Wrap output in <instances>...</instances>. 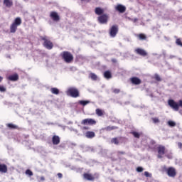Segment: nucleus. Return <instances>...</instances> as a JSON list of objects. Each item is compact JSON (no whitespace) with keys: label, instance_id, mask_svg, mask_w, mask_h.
I'll return each instance as SVG.
<instances>
[{"label":"nucleus","instance_id":"nucleus-1","mask_svg":"<svg viewBox=\"0 0 182 182\" xmlns=\"http://www.w3.org/2000/svg\"><path fill=\"white\" fill-rule=\"evenodd\" d=\"M21 23H22V19H21V17L16 18L14 21L10 26V32H11V33H15V32H16V30L18 29V27Z\"/></svg>","mask_w":182,"mask_h":182},{"label":"nucleus","instance_id":"nucleus-2","mask_svg":"<svg viewBox=\"0 0 182 182\" xmlns=\"http://www.w3.org/2000/svg\"><path fill=\"white\" fill-rule=\"evenodd\" d=\"M168 105L171 109H173L175 112H178V109H180V107L182 108V100H181L178 102H176L174 100H169L168 101Z\"/></svg>","mask_w":182,"mask_h":182},{"label":"nucleus","instance_id":"nucleus-3","mask_svg":"<svg viewBox=\"0 0 182 182\" xmlns=\"http://www.w3.org/2000/svg\"><path fill=\"white\" fill-rule=\"evenodd\" d=\"M67 95L71 97H79V90L75 87H70L67 90Z\"/></svg>","mask_w":182,"mask_h":182},{"label":"nucleus","instance_id":"nucleus-4","mask_svg":"<svg viewBox=\"0 0 182 182\" xmlns=\"http://www.w3.org/2000/svg\"><path fill=\"white\" fill-rule=\"evenodd\" d=\"M62 56L66 63H70L73 60V55L68 51H64Z\"/></svg>","mask_w":182,"mask_h":182},{"label":"nucleus","instance_id":"nucleus-5","mask_svg":"<svg viewBox=\"0 0 182 182\" xmlns=\"http://www.w3.org/2000/svg\"><path fill=\"white\" fill-rule=\"evenodd\" d=\"M117 32H119V27L117 25H114L109 30V35L112 38H114L117 35Z\"/></svg>","mask_w":182,"mask_h":182},{"label":"nucleus","instance_id":"nucleus-6","mask_svg":"<svg viewBox=\"0 0 182 182\" xmlns=\"http://www.w3.org/2000/svg\"><path fill=\"white\" fill-rule=\"evenodd\" d=\"M83 177L85 180H88L89 181H93L95 178H97L99 177L98 174H95L94 176L90 173H84Z\"/></svg>","mask_w":182,"mask_h":182},{"label":"nucleus","instance_id":"nucleus-7","mask_svg":"<svg viewBox=\"0 0 182 182\" xmlns=\"http://www.w3.org/2000/svg\"><path fill=\"white\" fill-rule=\"evenodd\" d=\"M158 150V159H162L163 156L166 153V147L163 146H159L157 148Z\"/></svg>","mask_w":182,"mask_h":182},{"label":"nucleus","instance_id":"nucleus-8","mask_svg":"<svg viewBox=\"0 0 182 182\" xmlns=\"http://www.w3.org/2000/svg\"><path fill=\"white\" fill-rule=\"evenodd\" d=\"M81 124L90 126H93V124H96V121L92 118L85 119L82 121Z\"/></svg>","mask_w":182,"mask_h":182},{"label":"nucleus","instance_id":"nucleus-9","mask_svg":"<svg viewBox=\"0 0 182 182\" xmlns=\"http://www.w3.org/2000/svg\"><path fill=\"white\" fill-rule=\"evenodd\" d=\"M107 21H109V16H107V14H103L98 17V21L100 22V23H107Z\"/></svg>","mask_w":182,"mask_h":182},{"label":"nucleus","instance_id":"nucleus-10","mask_svg":"<svg viewBox=\"0 0 182 182\" xmlns=\"http://www.w3.org/2000/svg\"><path fill=\"white\" fill-rule=\"evenodd\" d=\"M115 9L119 12L120 14H124L126 12V6L122 5V4H117L115 6Z\"/></svg>","mask_w":182,"mask_h":182},{"label":"nucleus","instance_id":"nucleus-11","mask_svg":"<svg viewBox=\"0 0 182 182\" xmlns=\"http://www.w3.org/2000/svg\"><path fill=\"white\" fill-rule=\"evenodd\" d=\"M167 174L169 177H176V169L173 167L168 168L167 169Z\"/></svg>","mask_w":182,"mask_h":182},{"label":"nucleus","instance_id":"nucleus-12","mask_svg":"<svg viewBox=\"0 0 182 182\" xmlns=\"http://www.w3.org/2000/svg\"><path fill=\"white\" fill-rule=\"evenodd\" d=\"M53 144L55 146H57V144H59L60 143V138L58 135H54L52 138Z\"/></svg>","mask_w":182,"mask_h":182},{"label":"nucleus","instance_id":"nucleus-13","mask_svg":"<svg viewBox=\"0 0 182 182\" xmlns=\"http://www.w3.org/2000/svg\"><path fill=\"white\" fill-rule=\"evenodd\" d=\"M135 52L137 55H140L141 56H147V52L141 48H136Z\"/></svg>","mask_w":182,"mask_h":182},{"label":"nucleus","instance_id":"nucleus-14","mask_svg":"<svg viewBox=\"0 0 182 182\" xmlns=\"http://www.w3.org/2000/svg\"><path fill=\"white\" fill-rule=\"evenodd\" d=\"M43 45L45 48H46V49H48V50H50L52 49V48H53V43H52V42L48 40H45Z\"/></svg>","mask_w":182,"mask_h":182},{"label":"nucleus","instance_id":"nucleus-15","mask_svg":"<svg viewBox=\"0 0 182 182\" xmlns=\"http://www.w3.org/2000/svg\"><path fill=\"white\" fill-rule=\"evenodd\" d=\"M131 82L133 85H140L141 80L137 77H133L131 78Z\"/></svg>","mask_w":182,"mask_h":182},{"label":"nucleus","instance_id":"nucleus-16","mask_svg":"<svg viewBox=\"0 0 182 182\" xmlns=\"http://www.w3.org/2000/svg\"><path fill=\"white\" fill-rule=\"evenodd\" d=\"M50 18H53V20H54L55 22H58V21H59L60 18H59V15H58V13L53 11L50 13Z\"/></svg>","mask_w":182,"mask_h":182},{"label":"nucleus","instance_id":"nucleus-17","mask_svg":"<svg viewBox=\"0 0 182 182\" xmlns=\"http://www.w3.org/2000/svg\"><path fill=\"white\" fill-rule=\"evenodd\" d=\"M4 5H5L6 8H11V6L14 5V1H12V0H4Z\"/></svg>","mask_w":182,"mask_h":182},{"label":"nucleus","instance_id":"nucleus-18","mask_svg":"<svg viewBox=\"0 0 182 182\" xmlns=\"http://www.w3.org/2000/svg\"><path fill=\"white\" fill-rule=\"evenodd\" d=\"M8 167L5 164H0V173H6Z\"/></svg>","mask_w":182,"mask_h":182},{"label":"nucleus","instance_id":"nucleus-19","mask_svg":"<svg viewBox=\"0 0 182 182\" xmlns=\"http://www.w3.org/2000/svg\"><path fill=\"white\" fill-rule=\"evenodd\" d=\"M95 136V134L93 132L88 131L85 133V136L87 137V139H93Z\"/></svg>","mask_w":182,"mask_h":182},{"label":"nucleus","instance_id":"nucleus-20","mask_svg":"<svg viewBox=\"0 0 182 182\" xmlns=\"http://www.w3.org/2000/svg\"><path fill=\"white\" fill-rule=\"evenodd\" d=\"M103 12H105V11L103 10V9H101L100 7H97L95 9L96 15H102Z\"/></svg>","mask_w":182,"mask_h":182},{"label":"nucleus","instance_id":"nucleus-21","mask_svg":"<svg viewBox=\"0 0 182 182\" xmlns=\"http://www.w3.org/2000/svg\"><path fill=\"white\" fill-rule=\"evenodd\" d=\"M104 77L105 79H112V73L109 71H105L104 73Z\"/></svg>","mask_w":182,"mask_h":182},{"label":"nucleus","instance_id":"nucleus-22","mask_svg":"<svg viewBox=\"0 0 182 182\" xmlns=\"http://www.w3.org/2000/svg\"><path fill=\"white\" fill-rule=\"evenodd\" d=\"M9 80L16 81L18 79V74H14L9 77Z\"/></svg>","mask_w":182,"mask_h":182},{"label":"nucleus","instance_id":"nucleus-23","mask_svg":"<svg viewBox=\"0 0 182 182\" xmlns=\"http://www.w3.org/2000/svg\"><path fill=\"white\" fill-rule=\"evenodd\" d=\"M120 140H122V138H113L111 140V142L114 144H119L120 143Z\"/></svg>","mask_w":182,"mask_h":182},{"label":"nucleus","instance_id":"nucleus-24","mask_svg":"<svg viewBox=\"0 0 182 182\" xmlns=\"http://www.w3.org/2000/svg\"><path fill=\"white\" fill-rule=\"evenodd\" d=\"M50 92L53 95H59V89L56 87L51 88Z\"/></svg>","mask_w":182,"mask_h":182},{"label":"nucleus","instance_id":"nucleus-25","mask_svg":"<svg viewBox=\"0 0 182 182\" xmlns=\"http://www.w3.org/2000/svg\"><path fill=\"white\" fill-rule=\"evenodd\" d=\"M80 105H81L82 106H86L87 105H89V103H90V101L89 100H80L79 101Z\"/></svg>","mask_w":182,"mask_h":182},{"label":"nucleus","instance_id":"nucleus-26","mask_svg":"<svg viewBox=\"0 0 182 182\" xmlns=\"http://www.w3.org/2000/svg\"><path fill=\"white\" fill-rule=\"evenodd\" d=\"M90 77L92 79V80H97V75L95 73H90Z\"/></svg>","mask_w":182,"mask_h":182},{"label":"nucleus","instance_id":"nucleus-27","mask_svg":"<svg viewBox=\"0 0 182 182\" xmlns=\"http://www.w3.org/2000/svg\"><path fill=\"white\" fill-rule=\"evenodd\" d=\"M7 127H9V129H18V126L14 124H7Z\"/></svg>","mask_w":182,"mask_h":182},{"label":"nucleus","instance_id":"nucleus-28","mask_svg":"<svg viewBox=\"0 0 182 182\" xmlns=\"http://www.w3.org/2000/svg\"><path fill=\"white\" fill-rule=\"evenodd\" d=\"M96 114H97V116H102L103 114V111L100 109H97Z\"/></svg>","mask_w":182,"mask_h":182},{"label":"nucleus","instance_id":"nucleus-29","mask_svg":"<svg viewBox=\"0 0 182 182\" xmlns=\"http://www.w3.org/2000/svg\"><path fill=\"white\" fill-rule=\"evenodd\" d=\"M168 124L170 127H174V126H176V122H174V121H168Z\"/></svg>","mask_w":182,"mask_h":182},{"label":"nucleus","instance_id":"nucleus-30","mask_svg":"<svg viewBox=\"0 0 182 182\" xmlns=\"http://www.w3.org/2000/svg\"><path fill=\"white\" fill-rule=\"evenodd\" d=\"M176 43L178 46H181L182 48V43L180 38L176 39Z\"/></svg>","mask_w":182,"mask_h":182},{"label":"nucleus","instance_id":"nucleus-31","mask_svg":"<svg viewBox=\"0 0 182 182\" xmlns=\"http://www.w3.org/2000/svg\"><path fill=\"white\" fill-rule=\"evenodd\" d=\"M132 134L134 136H135L136 139H139L140 137V134L139 132H133Z\"/></svg>","mask_w":182,"mask_h":182},{"label":"nucleus","instance_id":"nucleus-32","mask_svg":"<svg viewBox=\"0 0 182 182\" xmlns=\"http://www.w3.org/2000/svg\"><path fill=\"white\" fill-rule=\"evenodd\" d=\"M26 174L27 175V176H33V172H31V170H29V169H27L26 171Z\"/></svg>","mask_w":182,"mask_h":182},{"label":"nucleus","instance_id":"nucleus-33","mask_svg":"<svg viewBox=\"0 0 182 182\" xmlns=\"http://www.w3.org/2000/svg\"><path fill=\"white\" fill-rule=\"evenodd\" d=\"M144 170V169L143 167H141V166H139V167L136 168V171H137L138 173H141Z\"/></svg>","mask_w":182,"mask_h":182},{"label":"nucleus","instance_id":"nucleus-34","mask_svg":"<svg viewBox=\"0 0 182 182\" xmlns=\"http://www.w3.org/2000/svg\"><path fill=\"white\" fill-rule=\"evenodd\" d=\"M154 123H160V119L157 117L152 118Z\"/></svg>","mask_w":182,"mask_h":182},{"label":"nucleus","instance_id":"nucleus-35","mask_svg":"<svg viewBox=\"0 0 182 182\" xmlns=\"http://www.w3.org/2000/svg\"><path fill=\"white\" fill-rule=\"evenodd\" d=\"M139 39L143 41V40L146 39V36L144 34H139Z\"/></svg>","mask_w":182,"mask_h":182},{"label":"nucleus","instance_id":"nucleus-36","mask_svg":"<svg viewBox=\"0 0 182 182\" xmlns=\"http://www.w3.org/2000/svg\"><path fill=\"white\" fill-rule=\"evenodd\" d=\"M155 79L156 80H157V82H160V80H161V78H160V75L157 74L155 75Z\"/></svg>","mask_w":182,"mask_h":182},{"label":"nucleus","instance_id":"nucleus-37","mask_svg":"<svg viewBox=\"0 0 182 182\" xmlns=\"http://www.w3.org/2000/svg\"><path fill=\"white\" fill-rule=\"evenodd\" d=\"M6 88H5V87H4L3 85H0V92H6Z\"/></svg>","mask_w":182,"mask_h":182},{"label":"nucleus","instance_id":"nucleus-38","mask_svg":"<svg viewBox=\"0 0 182 182\" xmlns=\"http://www.w3.org/2000/svg\"><path fill=\"white\" fill-rule=\"evenodd\" d=\"M114 129H117V127L112 126V127H107L106 128L107 130H114Z\"/></svg>","mask_w":182,"mask_h":182},{"label":"nucleus","instance_id":"nucleus-39","mask_svg":"<svg viewBox=\"0 0 182 182\" xmlns=\"http://www.w3.org/2000/svg\"><path fill=\"white\" fill-rule=\"evenodd\" d=\"M144 176H145L146 177H151V173H149V172H147V171H145V172H144Z\"/></svg>","mask_w":182,"mask_h":182},{"label":"nucleus","instance_id":"nucleus-40","mask_svg":"<svg viewBox=\"0 0 182 182\" xmlns=\"http://www.w3.org/2000/svg\"><path fill=\"white\" fill-rule=\"evenodd\" d=\"M129 19H130V21L134 22V23H136V21H139V19H137V18H129Z\"/></svg>","mask_w":182,"mask_h":182},{"label":"nucleus","instance_id":"nucleus-41","mask_svg":"<svg viewBox=\"0 0 182 182\" xmlns=\"http://www.w3.org/2000/svg\"><path fill=\"white\" fill-rule=\"evenodd\" d=\"M113 92H114V93H119L120 92V90H119V89H114Z\"/></svg>","mask_w":182,"mask_h":182},{"label":"nucleus","instance_id":"nucleus-42","mask_svg":"<svg viewBox=\"0 0 182 182\" xmlns=\"http://www.w3.org/2000/svg\"><path fill=\"white\" fill-rule=\"evenodd\" d=\"M58 178H62V177H63V175H62L61 173H58Z\"/></svg>","mask_w":182,"mask_h":182},{"label":"nucleus","instance_id":"nucleus-43","mask_svg":"<svg viewBox=\"0 0 182 182\" xmlns=\"http://www.w3.org/2000/svg\"><path fill=\"white\" fill-rule=\"evenodd\" d=\"M178 146L179 149H181V147H182V144H181V142H178Z\"/></svg>","mask_w":182,"mask_h":182},{"label":"nucleus","instance_id":"nucleus-44","mask_svg":"<svg viewBox=\"0 0 182 182\" xmlns=\"http://www.w3.org/2000/svg\"><path fill=\"white\" fill-rule=\"evenodd\" d=\"M166 157L168 159H173V156H171V155H166Z\"/></svg>","mask_w":182,"mask_h":182},{"label":"nucleus","instance_id":"nucleus-45","mask_svg":"<svg viewBox=\"0 0 182 182\" xmlns=\"http://www.w3.org/2000/svg\"><path fill=\"white\" fill-rule=\"evenodd\" d=\"M173 58H176V56L173 55H169V59H173Z\"/></svg>","mask_w":182,"mask_h":182},{"label":"nucleus","instance_id":"nucleus-46","mask_svg":"<svg viewBox=\"0 0 182 182\" xmlns=\"http://www.w3.org/2000/svg\"><path fill=\"white\" fill-rule=\"evenodd\" d=\"M41 181H45V177L41 176Z\"/></svg>","mask_w":182,"mask_h":182},{"label":"nucleus","instance_id":"nucleus-47","mask_svg":"<svg viewBox=\"0 0 182 182\" xmlns=\"http://www.w3.org/2000/svg\"><path fill=\"white\" fill-rule=\"evenodd\" d=\"M118 154H124V151H118Z\"/></svg>","mask_w":182,"mask_h":182},{"label":"nucleus","instance_id":"nucleus-48","mask_svg":"<svg viewBox=\"0 0 182 182\" xmlns=\"http://www.w3.org/2000/svg\"><path fill=\"white\" fill-rule=\"evenodd\" d=\"M166 50H164V51H163V55H164V56H166Z\"/></svg>","mask_w":182,"mask_h":182},{"label":"nucleus","instance_id":"nucleus-49","mask_svg":"<svg viewBox=\"0 0 182 182\" xmlns=\"http://www.w3.org/2000/svg\"><path fill=\"white\" fill-rule=\"evenodd\" d=\"M3 79H4V77H2L1 76H0V82H2Z\"/></svg>","mask_w":182,"mask_h":182},{"label":"nucleus","instance_id":"nucleus-50","mask_svg":"<svg viewBox=\"0 0 182 182\" xmlns=\"http://www.w3.org/2000/svg\"><path fill=\"white\" fill-rule=\"evenodd\" d=\"M151 143H152V144H156V141H151Z\"/></svg>","mask_w":182,"mask_h":182},{"label":"nucleus","instance_id":"nucleus-51","mask_svg":"<svg viewBox=\"0 0 182 182\" xmlns=\"http://www.w3.org/2000/svg\"><path fill=\"white\" fill-rule=\"evenodd\" d=\"M82 1H85V2H89V1L90 0H82Z\"/></svg>","mask_w":182,"mask_h":182}]
</instances>
